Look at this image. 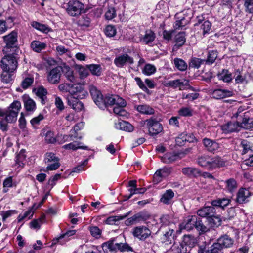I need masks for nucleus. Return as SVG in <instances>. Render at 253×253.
Masks as SVG:
<instances>
[{
	"instance_id": "2f4dec72",
	"label": "nucleus",
	"mask_w": 253,
	"mask_h": 253,
	"mask_svg": "<svg viewBox=\"0 0 253 253\" xmlns=\"http://www.w3.org/2000/svg\"><path fill=\"white\" fill-rule=\"evenodd\" d=\"M217 77L219 80L226 83L230 82L233 79L231 73L226 69H223L221 72H219L217 74Z\"/></svg>"
},
{
	"instance_id": "9b49d317",
	"label": "nucleus",
	"mask_w": 253,
	"mask_h": 253,
	"mask_svg": "<svg viewBox=\"0 0 253 253\" xmlns=\"http://www.w3.org/2000/svg\"><path fill=\"white\" fill-rule=\"evenodd\" d=\"M156 38L155 33L151 30H146L144 34H140L137 42L151 46Z\"/></svg>"
},
{
	"instance_id": "cd10ccee",
	"label": "nucleus",
	"mask_w": 253,
	"mask_h": 253,
	"mask_svg": "<svg viewBox=\"0 0 253 253\" xmlns=\"http://www.w3.org/2000/svg\"><path fill=\"white\" fill-rule=\"evenodd\" d=\"M91 22L90 16L88 15H84L79 18L77 24L78 26L84 29L90 27Z\"/></svg>"
},
{
	"instance_id": "c03bdc74",
	"label": "nucleus",
	"mask_w": 253,
	"mask_h": 253,
	"mask_svg": "<svg viewBox=\"0 0 253 253\" xmlns=\"http://www.w3.org/2000/svg\"><path fill=\"white\" fill-rule=\"evenodd\" d=\"M75 233L76 230L68 231L66 233L61 235L56 239H54L53 243L56 244V243H59L60 244H63L64 242H62V239H65L66 241H67L68 240L66 239L67 238L74 235Z\"/></svg>"
},
{
	"instance_id": "c85d7f7f",
	"label": "nucleus",
	"mask_w": 253,
	"mask_h": 253,
	"mask_svg": "<svg viewBox=\"0 0 253 253\" xmlns=\"http://www.w3.org/2000/svg\"><path fill=\"white\" fill-rule=\"evenodd\" d=\"M195 222H196V216L188 217L181 224V227L187 231L191 230L195 227Z\"/></svg>"
},
{
	"instance_id": "393cba45",
	"label": "nucleus",
	"mask_w": 253,
	"mask_h": 253,
	"mask_svg": "<svg viewBox=\"0 0 253 253\" xmlns=\"http://www.w3.org/2000/svg\"><path fill=\"white\" fill-rule=\"evenodd\" d=\"M210 169H213L216 168L223 167L225 165V161L220 157H210Z\"/></svg>"
},
{
	"instance_id": "bf43d9fd",
	"label": "nucleus",
	"mask_w": 253,
	"mask_h": 253,
	"mask_svg": "<svg viewBox=\"0 0 253 253\" xmlns=\"http://www.w3.org/2000/svg\"><path fill=\"white\" fill-rule=\"evenodd\" d=\"M156 69L155 67L151 64H146L143 70V73L146 75H151L156 72Z\"/></svg>"
},
{
	"instance_id": "a19ab883",
	"label": "nucleus",
	"mask_w": 253,
	"mask_h": 253,
	"mask_svg": "<svg viewBox=\"0 0 253 253\" xmlns=\"http://www.w3.org/2000/svg\"><path fill=\"white\" fill-rule=\"evenodd\" d=\"M186 41L185 34L184 32H180L175 37V46L179 47L182 46Z\"/></svg>"
},
{
	"instance_id": "a18cd8bd",
	"label": "nucleus",
	"mask_w": 253,
	"mask_h": 253,
	"mask_svg": "<svg viewBox=\"0 0 253 253\" xmlns=\"http://www.w3.org/2000/svg\"><path fill=\"white\" fill-rule=\"evenodd\" d=\"M87 67L92 75L97 76L101 75L102 73V68L100 65L90 64L88 65Z\"/></svg>"
},
{
	"instance_id": "58836bf2",
	"label": "nucleus",
	"mask_w": 253,
	"mask_h": 253,
	"mask_svg": "<svg viewBox=\"0 0 253 253\" xmlns=\"http://www.w3.org/2000/svg\"><path fill=\"white\" fill-rule=\"evenodd\" d=\"M24 107L27 111H34L36 108L35 101L27 97L24 99Z\"/></svg>"
},
{
	"instance_id": "dca6fc26",
	"label": "nucleus",
	"mask_w": 253,
	"mask_h": 253,
	"mask_svg": "<svg viewBox=\"0 0 253 253\" xmlns=\"http://www.w3.org/2000/svg\"><path fill=\"white\" fill-rule=\"evenodd\" d=\"M250 196L251 192L248 189L240 188L237 193L236 202L239 204L247 203L249 202Z\"/></svg>"
},
{
	"instance_id": "4d7b16f0",
	"label": "nucleus",
	"mask_w": 253,
	"mask_h": 253,
	"mask_svg": "<svg viewBox=\"0 0 253 253\" xmlns=\"http://www.w3.org/2000/svg\"><path fill=\"white\" fill-rule=\"evenodd\" d=\"M45 218L44 216H42L40 218L32 220L30 222V227L34 229H39L40 228L41 225L43 222Z\"/></svg>"
},
{
	"instance_id": "a878e982",
	"label": "nucleus",
	"mask_w": 253,
	"mask_h": 253,
	"mask_svg": "<svg viewBox=\"0 0 253 253\" xmlns=\"http://www.w3.org/2000/svg\"><path fill=\"white\" fill-rule=\"evenodd\" d=\"M64 73L66 79L71 82L76 81V77L73 70L69 66L64 65L62 66V73Z\"/></svg>"
},
{
	"instance_id": "338daca9",
	"label": "nucleus",
	"mask_w": 253,
	"mask_h": 253,
	"mask_svg": "<svg viewBox=\"0 0 253 253\" xmlns=\"http://www.w3.org/2000/svg\"><path fill=\"white\" fill-rule=\"evenodd\" d=\"M241 145L243 148L242 154H245L249 151H252V146L251 144L246 140H243Z\"/></svg>"
},
{
	"instance_id": "a211bd4d",
	"label": "nucleus",
	"mask_w": 253,
	"mask_h": 253,
	"mask_svg": "<svg viewBox=\"0 0 253 253\" xmlns=\"http://www.w3.org/2000/svg\"><path fill=\"white\" fill-rule=\"evenodd\" d=\"M233 95L234 93L232 91L227 89H215L211 93L212 97L216 99H221L224 98L231 97Z\"/></svg>"
},
{
	"instance_id": "bb28decb",
	"label": "nucleus",
	"mask_w": 253,
	"mask_h": 253,
	"mask_svg": "<svg viewBox=\"0 0 253 253\" xmlns=\"http://www.w3.org/2000/svg\"><path fill=\"white\" fill-rule=\"evenodd\" d=\"M231 202V200L227 198H217L212 200L211 202V205L215 207H219L222 209H224L227 207Z\"/></svg>"
},
{
	"instance_id": "9d476101",
	"label": "nucleus",
	"mask_w": 253,
	"mask_h": 253,
	"mask_svg": "<svg viewBox=\"0 0 253 253\" xmlns=\"http://www.w3.org/2000/svg\"><path fill=\"white\" fill-rule=\"evenodd\" d=\"M146 121L149 127V132L151 135H156L162 131V125L156 118L152 117Z\"/></svg>"
},
{
	"instance_id": "39448f33",
	"label": "nucleus",
	"mask_w": 253,
	"mask_h": 253,
	"mask_svg": "<svg viewBox=\"0 0 253 253\" xmlns=\"http://www.w3.org/2000/svg\"><path fill=\"white\" fill-rule=\"evenodd\" d=\"M62 75V66H58L47 71V80L53 84L60 83Z\"/></svg>"
},
{
	"instance_id": "f704fd0d",
	"label": "nucleus",
	"mask_w": 253,
	"mask_h": 253,
	"mask_svg": "<svg viewBox=\"0 0 253 253\" xmlns=\"http://www.w3.org/2000/svg\"><path fill=\"white\" fill-rule=\"evenodd\" d=\"M36 94L40 99L41 104L42 105L45 104L47 101L46 96L47 92L46 89L43 87H39L37 89Z\"/></svg>"
},
{
	"instance_id": "3c124183",
	"label": "nucleus",
	"mask_w": 253,
	"mask_h": 253,
	"mask_svg": "<svg viewBox=\"0 0 253 253\" xmlns=\"http://www.w3.org/2000/svg\"><path fill=\"white\" fill-rule=\"evenodd\" d=\"M217 57V52L216 50H211L208 52V57L205 62L208 64H212Z\"/></svg>"
},
{
	"instance_id": "7c9ffc66",
	"label": "nucleus",
	"mask_w": 253,
	"mask_h": 253,
	"mask_svg": "<svg viewBox=\"0 0 253 253\" xmlns=\"http://www.w3.org/2000/svg\"><path fill=\"white\" fill-rule=\"evenodd\" d=\"M174 196V193L171 189L167 190L162 195L160 201L165 204H169Z\"/></svg>"
},
{
	"instance_id": "1a4fd4ad",
	"label": "nucleus",
	"mask_w": 253,
	"mask_h": 253,
	"mask_svg": "<svg viewBox=\"0 0 253 253\" xmlns=\"http://www.w3.org/2000/svg\"><path fill=\"white\" fill-rule=\"evenodd\" d=\"M133 63V58L126 53L117 56L114 60V64L118 68H123L127 64L131 65Z\"/></svg>"
},
{
	"instance_id": "de8ad7c7",
	"label": "nucleus",
	"mask_w": 253,
	"mask_h": 253,
	"mask_svg": "<svg viewBox=\"0 0 253 253\" xmlns=\"http://www.w3.org/2000/svg\"><path fill=\"white\" fill-rule=\"evenodd\" d=\"M45 44L38 41H33L31 44V47L33 50L37 52H40L45 47Z\"/></svg>"
},
{
	"instance_id": "aec40b11",
	"label": "nucleus",
	"mask_w": 253,
	"mask_h": 253,
	"mask_svg": "<svg viewBox=\"0 0 253 253\" xmlns=\"http://www.w3.org/2000/svg\"><path fill=\"white\" fill-rule=\"evenodd\" d=\"M234 240L227 235L221 236L217 240L216 243L221 246V248H227L231 247L233 244Z\"/></svg>"
},
{
	"instance_id": "6e6552de",
	"label": "nucleus",
	"mask_w": 253,
	"mask_h": 253,
	"mask_svg": "<svg viewBox=\"0 0 253 253\" xmlns=\"http://www.w3.org/2000/svg\"><path fill=\"white\" fill-rule=\"evenodd\" d=\"M132 233L134 237L144 241L151 235V231L145 226H139L134 228Z\"/></svg>"
},
{
	"instance_id": "c9c22d12",
	"label": "nucleus",
	"mask_w": 253,
	"mask_h": 253,
	"mask_svg": "<svg viewBox=\"0 0 253 253\" xmlns=\"http://www.w3.org/2000/svg\"><path fill=\"white\" fill-rule=\"evenodd\" d=\"M81 143L79 142L74 141L72 143L64 145L63 148L68 150H76L78 149H81L84 150L88 149V147L86 146L81 145Z\"/></svg>"
},
{
	"instance_id": "13d9d810",
	"label": "nucleus",
	"mask_w": 253,
	"mask_h": 253,
	"mask_svg": "<svg viewBox=\"0 0 253 253\" xmlns=\"http://www.w3.org/2000/svg\"><path fill=\"white\" fill-rule=\"evenodd\" d=\"M104 32L107 37H112L116 35V29L115 26L109 25L106 27Z\"/></svg>"
},
{
	"instance_id": "e433bc0d",
	"label": "nucleus",
	"mask_w": 253,
	"mask_h": 253,
	"mask_svg": "<svg viewBox=\"0 0 253 253\" xmlns=\"http://www.w3.org/2000/svg\"><path fill=\"white\" fill-rule=\"evenodd\" d=\"M179 158V155L174 153H168L165 154L162 157V160L165 163H170Z\"/></svg>"
},
{
	"instance_id": "473e14b6",
	"label": "nucleus",
	"mask_w": 253,
	"mask_h": 253,
	"mask_svg": "<svg viewBox=\"0 0 253 253\" xmlns=\"http://www.w3.org/2000/svg\"><path fill=\"white\" fill-rule=\"evenodd\" d=\"M149 216L146 215L144 213L139 212L129 218L127 219V221L129 223L133 224L134 223L139 222L141 221L145 220Z\"/></svg>"
},
{
	"instance_id": "7ed1b4c3",
	"label": "nucleus",
	"mask_w": 253,
	"mask_h": 253,
	"mask_svg": "<svg viewBox=\"0 0 253 253\" xmlns=\"http://www.w3.org/2000/svg\"><path fill=\"white\" fill-rule=\"evenodd\" d=\"M5 46L3 48V53H12L18 54L19 48L17 45V33L12 31L9 34L3 37Z\"/></svg>"
},
{
	"instance_id": "774afa93",
	"label": "nucleus",
	"mask_w": 253,
	"mask_h": 253,
	"mask_svg": "<svg viewBox=\"0 0 253 253\" xmlns=\"http://www.w3.org/2000/svg\"><path fill=\"white\" fill-rule=\"evenodd\" d=\"M244 6L246 12L253 14V0H246Z\"/></svg>"
},
{
	"instance_id": "680f3d73",
	"label": "nucleus",
	"mask_w": 253,
	"mask_h": 253,
	"mask_svg": "<svg viewBox=\"0 0 253 253\" xmlns=\"http://www.w3.org/2000/svg\"><path fill=\"white\" fill-rule=\"evenodd\" d=\"M178 114L181 116L188 117L192 115V110L189 107H182L178 110Z\"/></svg>"
},
{
	"instance_id": "8fccbe9b",
	"label": "nucleus",
	"mask_w": 253,
	"mask_h": 253,
	"mask_svg": "<svg viewBox=\"0 0 253 253\" xmlns=\"http://www.w3.org/2000/svg\"><path fill=\"white\" fill-rule=\"evenodd\" d=\"M195 228L201 233H205L209 230V226L203 224L202 221L200 218L196 217V222H195Z\"/></svg>"
},
{
	"instance_id": "5fc2aeb1",
	"label": "nucleus",
	"mask_w": 253,
	"mask_h": 253,
	"mask_svg": "<svg viewBox=\"0 0 253 253\" xmlns=\"http://www.w3.org/2000/svg\"><path fill=\"white\" fill-rule=\"evenodd\" d=\"M183 243L189 247H193L196 244V239L191 235H184L183 238Z\"/></svg>"
},
{
	"instance_id": "72a5a7b5",
	"label": "nucleus",
	"mask_w": 253,
	"mask_h": 253,
	"mask_svg": "<svg viewBox=\"0 0 253 253\" xmlns=\"http://www.w3.org/2000/svg\"><path fill=\"white\" fill-rule=\"evenodd\" d=\"M222 250L221 246L215 242L206 251H204L201 249H199L198 253H222Z\"/></svg>"
},
{
	"instance_id": "4468645a",
	"label": "nucleus",
	"mask_w": 253,
	"mask_h": 253,
	"mask_svg": "<svg viewBox=\"0 0 253 253\" xmlns=\"http://www.w3.org/2000/svg\"><path fill=\"white\" fill-rule=\"evenodd\" d=\"M90 94L92 97L95 103L99 107L103 106V96L101 92L94 86H91L89 87Z\"/></svg>"
},
{
	"instance_id": "f257e3e1",
	"label": "nucleus",
	"mask_w": 253,
	"mask_h": 253,
	"mask_svg": "<svg viewBox=\"0 0 253 253\" xmlns=\"http://www.w3.org/2000/svg\"><path fill=\"white\" fill-rule=\"evenodd\" d=\"M21 107V105L20 101L15 100L7 108L4 119L0 121V128L3 131L7 130V123H14L16 121Z\"/></svg>"
},
{
	"instance_id": "79ce46f5",
	"label": "nucleus",
	"mask_w": 253,
	"mask_h": 253,
	"mask_svg": "<svg viewBox=\"0 0 253 253\" xmlns=\"http://www.w3.org/2000/svg\"><path fill=\"white\" fill-rule=\"evenodd\" d=\"M31 25L34 28L45 33H47L50 30L49 27L47 25L40 23L36 21L32 22L31 23Z\"/></svg>"
},
{
	"instance_id": "0eeeda50",
	"label": "nucleus",
	"mask_w": 253,
	"mask_h": 253,
	"mask_svg": "<svg viewBox=\"0 0 253 253\" xmlns=\"http://www.w3.org/2000/svg\"><path fill=\"white\" fill-rule=\"evenodd\" d=\"M70 94H71L70 98L83 99L87 96V92L84 89L83 85L81 84H72Z\"/></svg>"
},
{
	"instance_id": "6ab92c4d",
	"label": "nucleus",
	"mask_w": 253,
	"mask_h": 253,
	"mask_svg": "<svg viewBox=\"0 0 253 253\" xmlns=\"http://www.w3.org/2000/svg\"><path fill=\"white\" fill-rule=\"evenodd\" d=\"M170 172V169L168 168H163L157 170L154 175V182L156 183L160 182L163 178L169 176Z\"/></svg>"
},
{
	"instance_id": "49530a36",
	"label": "nucleus",
	"mask_w": 253,
	"mask_h": 253,
	"mask_svg": "<svg viewBox=\"0 0 253 253\" xmlns=\"http://www.w3.org/2000/svg\"><path fill=\"white\" fill-rule=\"evenodd\" d=\"M129 212L125 214L124 215H119V216H110L107 218L106 220L105 223L107 224L113 225L115 224L116 221H119L120 220H122L127 217Z\"/></svg>"
},
{
	"instance_id": "ea45409f",
	"label": "nucleus",
	"mask_w": 253,
	"mask_h": 253,
	"mask_svg": "<svg viewBox=\"0 0 253 253\" xmlns=\"http://www.w3.org/2000/svg\"><path fill=\"white\" fill-rule=\"evenodd\" d=\"M137 110L141 113L151 115L154 113V110L148 105H140L137 107Z\"/></svg>"
},
{
	"instance_id": "4be33fe9",
	"label": "nucleus",
	"mask_w": 253,
	"mask_h": 253,
	"mask_svg": "<svg viewBox=\"0 0 253 253\" xmlns=\"http://www.w3.org/2000/svg\"><path fill=\"white\" fill-rule=\"evenodd\" d=\"M182 173L190 177H197L201 175V171L193 167H185L182 169Z\"/></svg>"
},
{
	"instance_id": "5701e85b",
	"label": "nucleus",
	"mask_w": 253,
	"mask_h": 253,
	"mask_svg": "<svg viewBox=\"0 0 253 253\" xmlns=\"http://www.w3.org/2000/svg\"><path fill=\"white\" fill-rule=\"evenodd\" d=\"M80 99H76L74 98H68V105L75 111L80 112L83 110L84 108L83 103L79 101Z\"/></svg>"
},
{
	"instance_id": "603ef678",
	"label": "nucleus",
	"mask_w": 253,
	"mask_h": 253,
	"mask_svg": "<svg viewBox=\"0 0 253 253\" xmlns=\"http://www.w3.org/2000/svg\"><path fill=\"white\" fill-rule=\"evenodd\" d=\"M13 72L10 71L2 70L1 74V80L2 82L6 84L10 83L12 80Z\"/></svg>"
},
{
	"instance_id": "0e129e2a",
	"label": "nucleus",
	"mask_w": 253,
	"mask_h": 253,
	"mask_svg": "<svg viewBox=\"0 0 253 253\" xmlns=\"http://www.w3.org/2000/svg\"><path fill=\"white\" fill-rule=\"evenodd\" d=\"M45 139V141L49 143H54L56 141L55 134L51 131L46 132Z\"/></svg>"
},
{
	"instance_id": "4c0bfd02",
	"label": "nucleus",
	"mask_w": 253,
	"mask_h": 253,
	"mask_svg": "<svg viewBox=\"0 0 253 253\" xmlns=\"http://www.w3.org/2000/svg\"><path fill=\"white\" fill-rule=\"evenodd\" d=\"M210 156L204 155L198 158L197 163L200 166L210 169Z\"/></svg>"
},
{
	"instance_id": "f3484780",
	"label": "nucleus",
	"mask_w": 253,
	"mask_h": 253,
	"mask_svg": "<svg viewBox=\"0 0 253 253\" xmlns=\"http://www.w3.org/2000/svg\"><path fill=\"white\" fill-rule=\"evenodd\" d=\"M119 243L116 242V238H111L102 244L104 252H117L119 250Z\"/></svg>"
},
{
	"instance_id": "ddd939ff",
	"label": "nucleus",
	"mask_w": 253,
	"mask_h": 253,
	"mask_svg": "<svg viewBox=\"0 0 253 253\" xmlns=\"http://www.w3.org/2000/svg\"><path fill=\"white\" fill-rule=\"evenodd\" d=\"M202 142L206 150L211 153L217 152L220 148L219 143L209 138H204Z\"/></svg>"
},
{
	"instance_id": "2eb2a0df",
	"label": "nucleus",
	"mask_w": 253,
	"mask_h": 253,
	"mask_svg": "<svg viewBox=\"0 0 253 253\" xmlns=\"http://www.w3.org/2000/svg\"><path fill=\"white\" fill-rule=\"evenodd\" d=\"M239 126V130L241 128L245 129H252L253 128V121L252 119L250 118L247 113L244 114V116L241 121H237Z\"/></svg>"
},
{
	"instance_id": "f03ea898",
	"label": "nucleus",
	"mask_w": 253,
	"mask_h": 253,
	"mask_svg": "<svg viewBox=\"0 0 253 253\" xmlns=\"http://www.w3.org/2000/svg\"><path fill=\"white\" fill-rule=\"evenodd\" d=\"M90 9L88 4L82 1L71 0L68 3L66 12L70 16L78 17L82 13H86Z\"/></svg>"
},
{
	"instance_id": "052dcab7",
	"label": "nucleus",
	"mask_w": 253,
	"mask_h": 253,
	"mask_svg": "<svg viewBox=\"0 0 253 253\" xmlns=\"http://www.w3.org/2000/svg\"><path fill=\"white\" fill-rule=\"evenodd\" d=\"M116 10L114 8L108 7L105 14V18L108 20L113 19L116 16Z\"/></svg>"
},
{
	"instance_id": "c756f323",
	"label": "nucleus",
	"mask_w": 253,
	"mask_h": 253,
	"mask_svg": "<svg viewBox=\"0 0 253 253\" xmlns=\"http://www.w3.org/2000/svg\"><path fill=\"white\" fill-rule=\"evenodd\" d=\"M207 221L209 228H216L220 226L221 223V220L220 217L219 216L216 215V214L207 219Z\"/></svg>"
},
{
	"instance_id": "b1692460",
	"label": "nucleus",
	"mask_w": 253,
	"mask_h": 253,
	"mask_svg": "<svg viewBox=\"0 0 253 253\" xmlns=\"http://www.w3.org/2000/svg\"><path fill=\"white\" fill-rule=\"evenodd\" d=\"M116 128L127 132H132L134 127L133 126L128 122L124 121H119L115 124Z\"/></svg>"
},
{
	"instance_id": "864d4df0",
	"label": "nucleus",
	"mask_w": 253,
	"mask_h": 253,
	"mask_svg": "<svg viewBox=\"0 0 253 253\" xmlns=\"http://www.w3.org/2000/svg\"><path fill=\"white\" fill-rule=\"evenodd\" d=\"M205 62V60L193 57L192 58L189 62V66L192 68L198 69L200 66Z\"/></svg>"
},
{
	"instance_id": "37998d69",
	"label": "nucleus",
	"mask_w": 253,
	"mask_h": 253,
	"mask_svg": "<svg viewBox=\"0 0 253 253\" xmlns=\"http://www.w3.org/2000/svg\"><path fill=\"white\" fill-rule=\"evenodd\" d=\"M173 63L175 67L180 71H185L186 70L187 65L186 62L182 59L178 58H175L173 60Z\"/></svg>"
},
{
	"instance_id": "69168bd1",
	"label": "nucleus",
	"mask_w": 253,
	"mask_h": 253,
	"mask_svg": "<svg viewBox=\"0 0 253 253\" xmlns=\"http://www.w3.org/2000/svg\"><path fill=\"white\" fill-rule=\"evenodd\" d=\"M211 23L208 21H205L201 25V29L203 31V35H205L206 34L209 33L211 30Z\"/></svg>"
},
{
	"instance_id": "f8f14e48",
	"label": "nucleus",
	"mask_w": 253,
	"mask_h": 253,
	"mask_svg": "<svg viewBox=\"0 0 253 253\" xmlns=\"http://www.w3.org/2000/svg\"><path fill=\"white\" fill-rule=\"evenodd\" d=\"M197 213L199 216L208 219L216 214V210L212 205L209 206H204L199 209L197 211Z\"/></svg>"
},
{
	"instance_id": "423d86ee",
	"label": "nucleus",
	"mask_w": 253,
	"mask_h": 253,
	"mask_svg": "<svg viewBox=\"0 0 253 253\" xmlns=\"http://www.w3.org/2000/svg\"><path fill=\"white\" fill-rule=\"evenodd\" d=\"M44 161L48 165L46 167L47 170H54L60 167L59 159L52 152L46 153Z\"/></svg>"
},
{
	"instance_id": "412c9836",
	"label": "nucleus",
	"mask_w": 253,
	"mask_h": 253,
	"mask_svg": "<svg viewBox=\"0 0 253 253\" xmlns=\"http://www.w3.org/2000/svg\"><path fill=\"white\" fill-rule=\"evenodd\" d=\"M222 130L224 133H229L233 132L239 131V125L236 122H229L221 126Z\"/></svg>"
},
{
	"instance_id": "20e7f679",
	"label": "nucleus",
	"mask_w": 253,
	"mask_h": 253,
	"mask_svg": "<svg viewBox=\"0 0 253 253\" xmlns=\"http://www.w3.org/2000/svg\"><path fill=\"white\" fill-rule=\"evenodd\" d=\"M5 56L1 60V67L2 70L14 72L17 67V61L16 55L12 53H4Z\"/></svg>"
},
{
	"instance_id": "e2e57ef3",
	"label": "nucleus",
	"mask_w": 253,
	"mask_h": 253,
	"mask_svg": "<svg viewBox=\"0 0 253 253\" xmlns=\"http://www.w3.org/2000/svg\"><path fill=\"white\" fill-rule=\"evenodd\" d=\"M119 250L121 252H132L133 249L126 243H119Z\"/></svg>"
},
{
	"instance_id": "6e6d98bb",
	"label": "nucleus",
	"mask_w": 253,
	"mask_h": 253,
	"mask_svg": "<svg viewBox=\"0 0 253 253\" xmlns=\"http://www.w3.org/2000/svg\"><path fill=\"white\" fill-rule=\"evenodd\" d=\"M225 183L226 184V188L230 192H232L237 188L236 181L233 178L226 180Z\"/></svg>"
},
{
	"instance_id": "09e8293b",
	"label": "nucleus",
	"mask_w": 253,
	"mask_h": 253,
	"mask_svg": "<svg viewBox=\"0 0 253 253\" xmlns=\"http://www.w3.org/2000/svg\"><path fill=\"white\" fill-rule=\"evenodd\" d=\"M103 106H99V107L101 109H104L107 105H114L115 99L114 98V95H108L106 96L105 97H103Z\"/></svg>"
}]
</instances>
